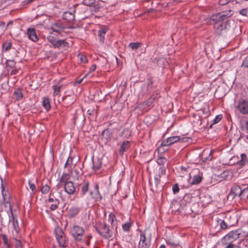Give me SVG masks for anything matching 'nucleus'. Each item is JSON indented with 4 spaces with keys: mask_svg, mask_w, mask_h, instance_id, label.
Returning <instances> with one entry per match:
<instances>
[{
    "mask_svg": "<svg viewBox=\"0 0 248 248\" xmlns=\"http://www.w3.org/2000/svg\"><path fill=\"white\" fill-rule=\"evenodd\" d=\"M233 14L232 10H229L227 12H223L212 16L211 19L214 22V28L217 33L223 34L230 29V26L227 18Z\"/></svg>",
    "mask_w": 248,
    "mask_h": 248,
    "instance_id": "obj_1",
    "label": "nucleus"
},
{
    "mask_svg": "<svg viewBox=\"0 0 248 248\" xmlns=\"http://www.w3.org/2000/svg\"><path fill=\"white\" fill-rule=\"evenodd\" d=\"M95 228L98 233L104 239H108L113 236V231L109 229L108 225L105 222H98Z\"/></svg>",
    "mask_w": 248,
    "mask_h": 248,
    "instance_id": "obj_2",
    "label": "nucleus"
},
{
    "mask_svg": "<svg viewBox=\"0 0 248 248\" xmlns=\"http://www.w3.org/2000/svg\"><path fill=\"white\" fill-rule=\"evenodd\" d=\"M47 39L54 47L62 48L65 49L69 47L68 43L64 40H57L56 36L52 33L47 36Z\"/></svg>",
    "mask_w": 248,
    "mask_h": 248,
    "instance_id": "obj_3",
    "label": "nucleus"
},
{
    "mask_svg": "<svg viewBox=\"0 0 248 248\" xmlns=\"http://www.w3.org/2000/svg\"><path fill=\"white\" fill-rule=\"evenodd\" d=\"M84 233V229L78 225L73 226L70 229V233L75 240L80 241Z\"/></svg>",
    "mask_w": 248,
    "mask_h": 248,
    "instance_id": "obj_4",
    "label": "nucleus"
},
{
    "mask_svg": "<svg viewBox=\"0 0 248 248\" xmlns=\"http://www.w3.org/2000/svg\"><path fill=\"white\" fill-rule=\"evenodd\" d=\"M237 196L241 200H243L241 186L234 185L231 188L228 198L232 200Z\"/></svg>",
    "mask_w": 248,
    "mask_h": 248,
    "instance_id": "obj_5",
    "label": "nucleus"
},
{
    "mask_svg": "<svg viewBox=\"0 0 248 248\" xmlns=\"http://www.w3.org/2000/svg\"><path fill=\"white\" fill-rule=\"evenodd\" d=\"M236 108L240 113L248 114V100L242 98L239 99L236 104Z\"/></svg>",
    "mask_w": 248,
    "mask_h": 248,
    "instance_id": "obj_6",
    "label": "nucleus"
},
{
    "mask_svg": "<svg viewBox=\"0 0 248 248\" xmlns=\"http://www.w3.org/2000/svg\"><path fill=\"white\" fill-rule=\"evenodd\" d=\"M180 139L179 136H172L168 138L166 140H163L161 142V146L158 148L161 150L162 147H168L175 142H179Z\"/></svg>",
    "mask_w": 248,
    "mask_h": 248,
    "instance_id": "obj_7",
    "label": "nucleus"
},
{
    "mask_svg": "<svg viewBox=\"0 0 248 248\" xmlns=\"http://www.w3.org/2000/svg\"><path fill=\"white\" fill-rule=\"evenodd\" d=\"M150 244V241L146 238L144 232H141L138 248H149Z\"/></svg>",
    "mask_w": 248,
    "mask_h": 248,
    "instance_id": "obj_8",
    "label": "nucleus"
},
{
    "mask_svg": "<svg viewBox=\"0 0 248 248\" xmlns=\"http://www.w3.org/2000/svg\"><path fill=\"white\" fill-rule=\"evenodd\" d=\"M158 174L155 176V180L156 185H158L161 181V179L166 176V168L165 166H161L158 169Z\"/></svg>",
    "mask_w": 248,
    "mask_h": 248,
    "instance_id": "obj_9",
    "label": "nucleus"
},
{
    "mask_svg": "<svg viewBox=\"0 0 248 248\" xmlns=\"http://www.w3.org/2000/svg\"><path fill=\"white\" fill-rule=\"evenodd\" d=\"M64 25L61 21H57L52 24L50 29L53 31L60 33L65 29Z\"/></svg>",
    "mask_w": 248,
    "mask_h": 248,
    "instance_id": "obj_10",
    "label": "nucleus"
},
{
    "mask_svg": "<svg viewBox=\"0 0 248 248\" xmlns=\"http://www.w3.org/2000/svg\"><path fill=\"white\" fill-rule=\"evenodd\" d=\"M65 191L69 195L74 194L76 191V187L72 181H68L64 184Z\"/></svg>",
    "mask_w": 248,
    "mask_h": 248,
    "instance_id": "obj_11",
    "label": "nucleus"
},
{
    "mask_svg": "<svg viewBox=\"0 0 248 248\" xmlns=\"http://www.w3.org/2000/svg\"><path fill=\"white\" fill-rule=\"evenodd\" d=\"M81 208L77 206H73L70 208L67 212V216L69 218L76 217L79 213Z\"/></svg>",
    "mask_w": 248,
    "mask_h": 248,
    "instance_id": "obj_12",
    "label": "nucleus"
},
{
    "mask_svg": "<svg viewBox=\"0 0 248 248\" xmlns=\"http://www.w3.org/2000/svg\"><path fill=\"white\" fill-rule=\"evenodd\" d=\"M27 35L29 39L33 42H36L39 39L34 29L29 28L27 31Z\"/></svg>",
    "mask_w": 248,
    "mask_h": 248,
    "instance_id": "obj_13",
    "label": "nucleus"
},
{
    "mask_svg": "<svg viewBox=\"0 0 248 248\" xmlns=\"http://www.w3.org/2000/svg\"><path fill=\"white\" fill-rule=\"evenodd\" d=\"M10 210L11 211V213L12 222L13 223V227H14V229L15 230L16 233V234H17L20 231V229L18 227L17 220L14 216L13 211H12V207L11 204H10Z\"/></svg>",
    "mask_w": 248,
    "mask_h": 248,
    "instance_id": "obj_14",
    "label": "nucleus"
},
{
    "mask_svg": "<svg viewBox=\"0 0 248 248\" xmlns=\"http://www.w3.org/2000/svg\"><path fill=\"white\" fill-rule=\"evenodd\" d=\"M75 11L73 12H65L62 15L63 19L67 20L68 22H71L75 19Z\"/></svg>",
    "mask_w": 248,
    "mask_h": 248,
    "instance_id": "obj_15",
    "label": "nucleus"
},
{
    "mask_svg": "<svg viewBox=\"0 0 248 248\" xmlns=\"http://www.w3.org/2000/svg\"><path fill=\"white\" fill-rule=\"evenodd\" d=\"M1 189H2V190H1V194H2V202H0V208H2V206L3 205H5V206H6V203H9V204L10 205V202L8 201H6V198H5V196L6 195V192L4 191V185L3 184V182H2V180L1 179Z\"/></svg>",
    "mask_w": 248,
    "mask_h": 248,
    "instance_id": "obj_16",
    "label": "nucleus"
},
{
    "mask_svg": "<svg viewBox=\"0 0 248 248\" xmlns=\"http://www.w3.org/2000/svg\"><path fill=\"white\" fill-rule=\"evenodd\" d=\"M238 237V234L236 231H232L226 234L223 238L222 241L229 240L231 239H236Z\"/></svg>",
    "mask_w": 248,
    "mask_h": 248,
    "instance_id": "obj_17",
    "label": "nucleus"
},
{
    "mask_svg": "<svg viewBox=\"0 0 248 248\" xmlns=\"http://www.w3.org/2000/svg\"><path fill=\"white\" fill-rule=\"evenodd\" d=\"M130 147V141H124L121 145L120 148L119 149V154L120 155L122 156L124 154V152H126L127 151L128 148Z\"/></svg>",
    "mask_w": 248,
    "mask_h": 248,
    "instance_id": "obj_18",
    "label": "nucleus"
},
{
    "mask_svg": "<svg viewBox=\"0 0 248 248\" xmlns=\"http://www.w3.org/2000/svg\"><path fill=\"white\" fill-rule=\"evenodd\" d=\"M95 193H93V192L91 191L90 192V195L92 197L93 199L96 200H98V199L101 200L102 199V197L101 196V194L99 193V188L98 186L96 185L95 186Z\"/></svg>",
    "mask_w": 248,
    "mask_h": 248,
    "instance_id": "obj_19",
    "label": "nucleus"
},
{
    "mask_svg": "<svg viewBox=\"0 0 248 248\" xmlns=\"http://www.w3.org/2000/svg\"><path fill=\"white\" fill-rule=\"evenodd\" d=\"M93 168L94 170H98L101 168L102 161L100 159L96 158L93 159Z\"/></svg>",
    "mask_w": 248,
    "mask_h": 248,
    "instance_id": "obj_20",
    "label": "nucleus"
},
{
    "mask_svg": "<svg viewBox=\"0 0 248 248\" xmlns=\"http://www.w3.org/2000/svg\"><path fill=\"white\" fill-rule=\"evenodd\" d=\"M63 100L65 101L66 104L71 105L75 101V96L73 95H67L63 98Z\"/></svg>",
    "mask_w": 248,
    "mask_h": 248,
    "instance_id": "obj_21",
    "label": "nucleus"
},
{
    "mask_svg": "<svg viewBox=\"0 0 248 248\" xmlns=\"http://www.w3.org/2000/svg\"><path fill=\"white\" fill-rule=\"evenodd\" d=\"M241 160L237 162V164L240 167H243L248 163V160L246 155L242 154L241 155Z\"/></svg>",
    "mask_w": 248,
    "mask_h": 248,
    "instance_id": "obj_22",
    "label": "nucleus"
},
{
    "mask_svg": "<svg viewBox=\"0 0 248 248\" xmlns=\"http://www.w3.org/2000/svg\"><path fill=\"white\" fill-rule=\"evenodd\" d=\"M54 232L57 240L65 235L62 229L59 227H57L55 228Z\"/></svg>",
    "mask_w": 248,
    "mask_h": 248,
    "instance_id": "obj_23",
    "label": "nucleus"
},
{
    "mask_svg": "<svg viewBox=\"0 0 248 248\" xmlns=\"http://www.w3.org/2000/svg\"><path fill=\"white\" fill-rule=\"evenodd\" d=\"M241 189L242 193V198L245 199L248 197V184L241 185Z\"/></svg>",
    "mask_w": 248,
    "mask_h": 248,
    "instance_id": "obj_24",
    "label": "nucleus"
},
{
    "mask_svg": "<svg viewBox=\"0 0 248 248\" xmlns=\"http://www.w3.org/2000/svg\"><path fill=\"white\" fill-rule=\"evenodd\" d=\"M107 31V29L105 28L101 29L98 32V37L99 41L103 43L105 40V35Z\"/></svg>",
    "mask_w": 248,
    "mask_h": 248,
    "instance_id": "obj_25",
    "label": "nucleus"
},
{
    "mask_svg": "<svg viewBox=\"0 0 248 248\" xmlns=\"http://www.w3.org/2000/svg\"><path fill=\"white\" fill-rule=\"evenodd\" d=\"M59 245L60 247L62 248H66L67 246V240L66 239V236H63L57 240Z\"/></svg>",
    "mask_w": 248,
    "mask_h": 248,
    "instance_id": "obj_26",
    "label": "nucleus"
},
{
    "mask_svg": "<svg viewBox=\"0 0 248 248\" xmlns=\"http://www.w3.org/2000/svg\"><path fill=\"white\" fill-rule=\"evenodd\" d=\"M202 177L201 175H195L193 178L192 181L190 182V185H194L199 184L202 181Z\"/></svg>",
    "mask_w": 248,
    "mask_h": 248,
    "instance_id": "obj_27",
    "label": "nucleus"
},
{
    "mask_svg": "<svg viewBox=\"0 0 248 248\" xmlns=\"http://www.w3.org/2000/svg\"><path fill=\"white\" fill-rule=\"evenodd\" d=\"M62 87V85H54L52 86L53 89L54 90L53 93V95L54 96L59 95Z\"/></svg>",
    "mask_w": 248,
    "mask_h": 248,
    "instance_id": "obj_28",
    "label": "nucleus"
},
{
    "mask_svg": "<svg viewBox=\"0 0 248 248\" xmlns=\"http://www.w3.org/2000/svg\"><path fill=\"white\" fill-rule=\"evenodd\" d=\"M42 105L46 110L48 111L50 108L49 100L47 98H43Z\"/></svg>",
    "mask_w": 248,
    "mask_h": 248,
    "instance_id": "obj_29",
    "label": "nucleus"
},
{
    "mask_svg": "<svg viewBox=\"0 0 248 248\" xmlns=\"http://www.w3.org/2000/svg\"><path fill=\"white\" fill-rule=\"evenodd\" d=\"M131 135V131L129 128H124L121 133V136L124 138H127Z\"/></svg>",
    "mask_w": 248,
    "mask_h": 248,
    "instance_id": "obj_30",
    "label": "nucleus"
},
{
    "mask_svg": "<svg viewBox=\"0 0 248 248\" xmlns=\"http://www.w3.org/2000/svg\"><path fill=\"white\" fill-rule=\"evenodd\" d=\"M69 179V175L68 173H63L62 174V176H61L60 178V183H62V184H66V183H67L68 181V179Z\"/></svg>",
    "mask_w": 248,
    "mask_h": 248,
    "instance_id": "obj_31",
    "label": "nucleus"
},
{
    "mask_svg": "<svg viewBox=\"0 0 248 248\" xmlns=\"http://www.w3.org/2000/svg\"><path fill=\"white\" fill-rule=\"evenodd\" d=\"M214 151V150H211L209 152V156L207 157H203V156L205 154H208V152L207 151L204 150L202 154V158L203 159L206 160H211L212 159V154H213Z\"/></svg>",
    "mask_w": 248,
    "mask_h": 248,
    "instance_id": "obj_32",
    "label": "nucleus"
},
{
    "mask_svg": "<svg viewBox=\"0 0 248 248\" xmlns=\"http://www.w3.org/2000/svg\"><path fill=\"white\" fill-rule=\"evenodd\" d=\"M2 239L4 245L7 248H10L11 246V243L9 241L8 239L5 234H1Z\"/></svg>",
    "mask_w": 248,
    "mask_h": 248,
    "instance_id": "obj_33",
    "label": "nucleus"
},
{
    "mask_svg": "<svg viewBox=\"0 0 248 248\" xmlns=\"http://www.w3.org/2000/svg\"><path fill=\"white\" fill-rule=\"evenodd\" d=\"M102 135L107 140L110 139L111 136V132L108 128H107L102 131Z\"/></svg>",
    "mask_w": 248,
    "mask_h": 248,
    "instance_id": "obj_34",
    "label": "nucleus"
},
{
    "mask_svg": "<svg viewBox=\"0 0 248 248\" xmlns=\"http://www.w3.org/2000/svg\"><path fill=\"white\" fill-rule=\"evenodd\" d=\"M89 183L88 181L84 182L81 188V194L84 195L88 191Z\"/></svg>",
    "mask_w": 248,
    "mask_h": 248,
    "instance_id": "obj_35",
    "label": "nucleus"
},
{
    "mask_svg": "<svg viewBox=\"0 0 248 248\" xmlns=\"http://www.w3.org/2000/svg\"><path fill=\"white\" fill-rule=\"evenodd\" d=\"M60 201L57 199H55L54 200V202H53L50 206V209L51 211H54L56 210L58 207V205L59 204Z\"/></svg>",
    "mask_w": 248,
    "mask_h": 248,
    "instance_id": "obj_36",
    "label": "nucleus"
},
{
    "mask_svg": "<svg viewBox=\"0 0 248 248\" xmlns=\"http://www.w3.org/2000/svg\"><path fill=\"white\" fill-rule=\"evenodd\" d=\"M166 242L168 245H170L171 247L170 248H176V247H177L178 245H179L178 243L173 241L169 239L166 240Z\"/></svg>",
    "mask_w": 248,
    "mask_h": 248,
    "instance_id": "obj_37",
    "label": "nucleus"
},
{
    "mask_svg": "<svg viewBox=\"0 0 248 248\" xmlns=\"http://www.w3.org/2000/svg\"><path fill=\"white\" fill-rule=\"evenodd\" d=\"M131 223L129 222H126L122 225L123 229L125 232H129L131 227Z\"/></svg>",
    "mask_w": 248,
    "mask_h": 248,
    "instance_id": "obj_38",
    "label": "nucleus"
},
{
    "mask_svg": "<svg viewBox=\"0 0 248 248\" xmlns=\"http://www.w3.org/2000/svg\"><path fill=\"white\" fill-rule=\"evenodd\" d=\"M14 94L17 100H20L23 97L22 93L20 90H16L14 92Z\"/></svg>",
    "mask_w": 248,
    "mask_h": 248,
    "instance_id": "obj_39",
    "label": "nucleus"
},
{
    "mask_svg": "<svg viewBox=\"0 0 248 248\" xmlns=\"http://www.w3.org/2000/svg\"><path fill=\"white\" fill-rule=\"evenodd\" d=\"M166 162L167 159L164 157H159L157 159V163L160 166H164V164Z\"/></svg>",
    "mask_w": 248,
    "mask_h": 248,
    "instance_id": "obj_40",
    "label": "nucleus"
},
{
    "mask_svg": "<svg viewBox=\"0 0 248 248\" xmlns=\"http://www.w3.org/2000/svg\"><path fill=\"white\" fill-rule=\"evenodd\" d=\"M6 65L8 67L13 68L16 65V62L13 60H8L6 62Z\"/></svg>",
    "mask_w": 248,
    "mask_h": 248,
    "instance_id": "obj_41",
    "label": "nucleus"
},
{
    "mask_svg": "<svg viewBox=\"0 0 248 248\" xmlns=\"http://www.w3.org/2000/svg\"><path fill=\"white\" fill-rule=\"evenodd\" d=\"M196 117H197L199 118V121L194 122L195 123H196L197 124L200 123V124H202V123H207L208 124L209 123L208 122V119L209 118H204V119H201L199 115H196Z\"/></svg>",
    "mask_w": 248,
    "mask_h": 248,
    "instance_id": "obj_42",
    "label": "nucleus"
},
{
    "mask_svg": "<svg viewBox=\"0 0 248 248\" xmlns=\"http://www.w3.org/2000/svg\"><path fill=\"white\" fill-rule=\"evenodd\" d=\"M49 190L50 187L47 184H46L44 186H42L41 192L44 194H47L49 192Z\"/></svg>",
    "mask_w": 248,
    "mask_h": 248,
    "instance_id": "obj_43",
    "label": "nucleus"
},
{
    "mask_svg": "<svg viewBox=\"0 0 248 248\" xmlns=\"http://www.w3.org/2000/svg\"><path fill=\"white\" fill-rule=\"evenodd\" d=\"M14 239L16 241L15 248H22L23 245L20 240H18L16 237H15Z\"/></svg>",
    "mask_w": 248,
    "mask_h": 248,
    "instance_id": "obj_44",
    "label": "nucleus"
},
{
    "mask_svg": "<svg viewBox=\"0 0 248 248\" xmlns=\"http://www.w3.org/2000/svg\"><path fill=\"white\" fill-rule=\"evenodd\" d=\"M140 44L139 43H131L128 45V46L132 49H137L140 46Z\"/></svg>",
    "mask_w": 248,
    "mask_h": 248,
    "instance_id": "obj_45",
    "label": "nucleus"
},
{
    "mask_svg": "<svg viewBox=\"0 0 248 248\" xmlns=\"http://www.w3.org/2000/svg\"><path fill=\"white\" fill-rule=\"evenodd\" d=\"M73 160V157H72L71 156H69L65 165H64V167L67 168V167L71 166L72 164Z\"/></svg>",
    "mask_w": 248,
    "mask_h": 248,
    "instance_id": "obj_46",
    "label": "nucleus"
},
{
    "mask_svg": "<svg viewBox=\"0 0 248 248\" xmlns=\"http://www.w3.org/2000/svg\"><path fill=\"white\" fill-rule=\"evenodd\" d=\"M218 223H219L220 228L222 230H225L227 228V224L223 220L220 219Z\"/></svg>",
    "mask_w": 248,
    "mask_h": 248,
    "instance_id": "obj_47",
    "label": "nucleus"
},
{
    "mask_svg": "<svg viewBox=\"0 0 248 248\" xmlns=\"http://www.w3.org/2000/svg\"><path fill=\"white\" fill-rule=\"evenodd\" d=\"M222 118V114H219V115L216 116L215 118H214L213 120V124H216L217 123H219Z\"/></svg>",
    "mask_w": 248,
    "mask_h": 248,
    "instance_id": "obj_48",
    "label": "nucleus"
},
{
    "mask_svg": "<svg viewBox=\"0 0 248 248\" xmlns=\"http://www.w3.org/2000/svg\"><path fill=\"white\" fill-rule=\"evenodd\" d=\"M191 139L190 138L180 137V139L179 142L190 143L191 142Z\"/></svg>",
    "mask_w": 248,
    "mask_h": 248,
    "instance_id": "obj_49",
    "label": "nucleus"
},
{
    "mask_svg": "<svg viewBox=\"0 0 248 248\" xmlns=\"http://www.w3.org/2000/svg\"><path fill=\"white\" fill-rule=\"evenodd\" d=\"M11 46V45L10 43L9 42H5L2 45V49L5 51L9 50Z\"/></svg>",
    "mask_w": 248,
    "mask_h": 248,
    "instance_id": "obj_50",
    "label": "nucleus"
},
{
    "mask_svg": "<svg viewBox=\"0 0 248 248\" xmlns=\"http://www.w3.org/2000/svg\"><path fill=\"white\" fill-rule=\"evenodd\" d=\"M78 57V58L79 59L81 62H82L84 63L87 62V59L85 56H84L83 55L79 54Z\"/></svg>",
    "mask_w": 248,
    "mask_h": 248,
    "instance_id": "obj_51",
    "label": "nucleus"
},
{
    "mask_svg": "<svg viewBox=\"0 0 248 248\" xmlns=\"http://www.w3.org/2000/svg\"><path fill=\"white\" fill-rule=\"evenodd\" d=\"M173 193L174 194H177L179 191V187L178 184H175L172 187Z\"/></svg>",
    "mask_w": 248,
    "mask_h": 248,
    "instance_id": "obj_52",
    "label": "nucleus"
},
{
    "mask_svg": "<svg viewBox=\"0 0 248 248\" xmlns=\"http://www.w3.org/2000/svg\"><path fill=\"white\" fill-rule=\"evenodd\" d=\"M95 0H83V3L87 6H90L94 3Z\"/></svg>",
    "mask_w": 248,
    "mask_h": 248,
    "instance_id": "obj_53",
    "label": "nucleus"
},
{
    "mask_svg": "<svg viewBox=\"0 0 248 248\" xmlns=\"http://www.w3.org/2000/svg\"><path fill=\"white\" fill-rule=\"evenodd\" d=\"M239 13L242 16H248V8L241 10Z\"/></svg>",
    "mask_w": 248,
    "mask_h": 248,
    "instance_id": "obj_54",
    "label": "nucleus"
},
{
    "mask_svg": "<svg viewBox=\"0 0 248 248\" xmlns=\"http://www.w3.org/2000/svg\"><path fill=\"white\" fill-rule=\"evenodd\" d=\"M80 118L81 119H84V118H83L82 116L81 115H77L76 116H75L74 118V121L73 122L74 124H76V123H79V122L78 121V119L79 118Z\"/></svg>",
    "mask_w": 248,
    "mask_h": 248,
    "instance_id": "obj_55",
    "label": "nucleus"
},
{
    "mask_svg": "<svg viewBox=\"0 0 248 248\" xmlns=\"http://www.w3.org/2000/svg\"><path fill=\"white\" fill-rule=\"evenodd\" d=\"M115 217H116L114 214H110L108 216V221L112 224L113 222L114 219H115Z\"/></svg>",
    "mask_w": 248,
    "mask_h": 248,
    "instance_id": "obj_56",
    "label": "nucleus"
},
{
    "mask_svg": "<svg viewBox=\"0 0 248 248\" xmlns=\"http://www.w3.org/2000/svg\"><path fill=\"white\" fill-rule=\"evenodd\" d=\"M232 241L229 243V244L226 247V248H240L238 246H236L232 244Z\"/></svg>",
    "mask_w": 248,
    "mask_h": 248,
    "instance_id": "obj_57",
    "label": "nucleus"
},
{
    "mask_svg": "<svg viewBox=\"0 0 248 248\" xmlns=\"http://www.w3.org/2000/svg\"><path fill=\"white\" fill-rule=\"evenodd\" d=\"M29 185H30V188L32 191H33L36 189V186L34 184L31 183L30 181H29Z\"/></svg>",
    "mask_w": 248,
    "mask_h": 248,
    "instance_id": "obj_58",
    "label": "nucleus"
},
{
    "mask_svg": "<svg viewBox=\"0 0 248 248\" xmlns=\"http://www.w3.org/2000/svg\"><path fill=\"white\" fill-rule=\"evenodd\" d=\"M230 0H219V3L220 5H224L227 4Z\"/></svg>",
    "mask_w": 248,
    "mask_h": 248,
    "instance_id": "obj_59",
    "label": "nucleus"
},
{
    "mask_svg": "<svg viewBox=\"0 0 248 248\" xmlns=\"http://www.w3.org/2000/svg\"><path fill=\"white\" fill-rule=\"evenodd\" d=\"M96 68V66L95 65H92L90 69V72H92L94 71L95 70Z\"/></svg>",
    "mask_w": 248,
    "mask_h": 248,
    "instance_id": "obj_60",
    "label": "nucleus"
},
{
    "mask_svg": "<svg viewBox=\"0 0 248 248\" xmlns=\"http://www.w3.org/2000/svg\"><path fill=\"white\" fill-rule=\"evenodd\" d=\"M245 128H246V132L247 133H248V125H245H245H242L241 126V129L242 130H243Z\"/></svg>",
    "mask_w": 248,
    "mask_h": 248,
    "instance_id": "obj_61",
    "label": "nucleus"
},
{
    "mask_svg": "<svg viewBox=\"0 0 248 248\" xmlns=\"http://www.w3.org/2000/svg\"><path fill=\"white\" fill-rule=\"evenodd\" d=\"M168 147H162L161 150H159V151H162V152H164L165 151H167L168 150Z\"/></svg>",
    "mask_w": 248,
    "mask_h": 248,
    "instance_id": "obj_62",
    "label": "nucleus"
},
{
    "mask_svg": "<svg viewBox=\"0 0 248 248\" xmlns=\"http://www.w3.org/2000/svg\"><path fill=\"white\" fill-rule=\"evenodd\" d=\"M74 172H75V173H76V174H77V177H77V179L78 180V178H79V176H80V174H79V173H78V170H74Z\"/></svg>",
    "mask_w": 248,
    "mask_h": 248,
    "instance_id": "obj_63",
    "label": "nucleus"
},
{
    "mask_svg": "<svg viewBox=\"0 0 248 248\" xmlns=\"http://www.w3.org/2000/svg\"><path fill=\"white\" fill-rule=\"evenodd\" d=\"M54 200L55 199L49 197V198L48 200V202H54Z\"/></svg>",
    "mask_w": 248,
    "mask_h": 248,
    "instance_id": "obj_64",
    "label": "nucleus"
}]
</instances>
